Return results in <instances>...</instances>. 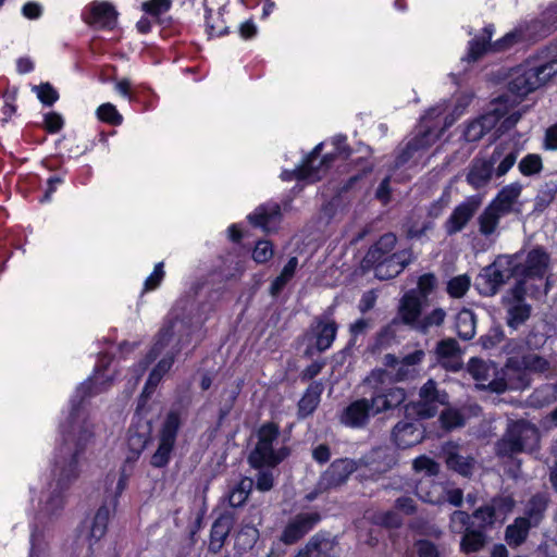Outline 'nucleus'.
<instances>
[{"mask_svg":"<svg viewBox=\"0 0 557 557\" xmlns=\"http://www.w3.org/2000/svg\"><path fill=\"white\" fill-rule=\"evenodd\" d=\"M539 441V431L531 422L520 419L508 423L503 436L495 444L499 458H510L525 451Z\"/></svg>","mask_w":557,"mask_h":557,"instance_id":"obj_3","label":"nucleus"},{"mask_svg":"<svg viewBox=\"0 0 557 557\" xmlns=\"http://www.w3.org/2000/svg\"><path fill=\"white\" fill-rule=\"evenodd\" d=\"M391 438L398 449L411 448L424 440V430L418 422L398 421L392 430Z\"/></svg>","mask_w":557,"mask_h":557,"instance_id":"obj_21","label":"nucleus"},{"mask_svg":"<svg viewBox=\"0 0 557 557\" xmlns=\"http://www.w3.org/2000/svg\"><path fill=\"white\" fill-rule=\"evenodd\" d=\"M338 330L339 324L334 319L331 308L315 315L304 334L307 342L305 355L312 356L314 352L323 354L329 350L337 337Z\"/></svg>","mask_w":557,"mask_h":557,"instance_id":"obj_5","label":"nucleus"},{"mask_svg":"<svg viewBox=\"0 0 557 557\" xmlns=\"http://www.w3.org/2000/svg\"><path fill=\"white\" fill-rule=\"evenodd\" d=\"M202 3L205 9L206 33L209 36V38L222 37L227 35L230 33L227 26H219L212 23L213 10L208 5V0H202Z\"/></svg>","mask_w":557,"mask_h":557,"instance_id":"obj_57","label":"nucleus"},{"mask_svg":"<svg viewBox=\"0 0 557 557\" xmlns=\"http://www.w3.org/2000/svg\"><path fill=\"white\" fill-rule=\"evenodd\" d=\"M151 437V424L147 422L144 424L141 420L138 422H132L127 430L126 445L127 455L125 457V463L131 465V469L140 458L143 451L150 444Z\"/></svg>","mask_w":557,"mask_h":557,"instance_id":"obj_14","label":"nucleus"},{"mask_svg":"<svg viewBox=\"0 0 557 557\" xmlns=\"http://www.w3.org/2000/svg\"><path fill=\"white\" fill-rule=\"evenodd\" d=\"M322 520L319 511L298 512L288 519L283 528L280 541L287 546L297 544Z\"/></svg>","mask_w":557,"mask_h":557,"instance_id":"obj_8","label":"nucleus"},{"mask_svg":"<svg viewBox=\"0 0 557 557\" xmlns=\"http://www.w3.org/2000/svg\"><path fill=\"white\" fill-rule=\"evenodd\" d=\"M355 461L348 458L335 459L322 473L319 485L323 490H332L345 484L355 471Z\"/></svg>","mask_w":557,"mask_h":557,"instance_id":"obj_18","label":"nucleus"},{"mask_svg":"<svg viewBox=\"0 0 557 557\" xmlns=\"http://www.w3.org/2000/svg\"><path fill=\"white\" fill-rule=\"evenodd\" d=\"M82 451L79 449H75V451L71 455L66 465L61 469L59 473V478L57 480V487L66 491L73 481L78 478L79 469L78 461Z\"/></svg>","mask_w":557,"mask_h":557,"instance_id":"obj_37","label":"nucleus"},{"mask_svg":"<svg viewBox=\"0 0 557 557\" xmlns=\"http://www.w3.org/2000/svg\"><path fill=\"white\" fill-rule=\"evenodd\" d=\"M531 528L534 527L530 519L517 517L511 524L507 525L505 541L510 547H518L527 541Z\"/></svg>","mask_w":557,"mask_h":557,"instance_id":"obj_34","label":"nucleus"},{"mask_svg":"<svg viewBox=\"0 0 557 557\" xmlns=\"http://www.w3.org/2000/svg\"><path fill=\"white\" fill-rule=\"evenodd\" d=\"M520 363L527 371L543 373L549 369V362L536 354H525L521 357Z\"/></svg>","mask_w":557,"mask_h":557,"instance_id":"obj_55","label":"nucleus"},{"mask_svg":"<svg viewBox=\"0 0 557 557\" xmlns=\"http://www.w3.org/2000/svg\"><path fill=\"white\" fill-rule=\"evenodd\" d=\"M174 327L175 323L170 320L165 322L161 329L159 330L154 344L149 352V355L156 358L158 355L162 352V350L170 345L174 336Z\"/></svg>","mask_w":557,"mask_h":557,"instance_id":"obj_45","label":"nucleus"},{"mask_svg":"<svg viewBox=\"0 0 557 557\" xmlns=\"http://www.w3.org/2000/svg\"><path fill=\"white\" fill-rule=\"evenodd\" d=\"M335 546L336 541L331 537V533L320 530L309 539L305 548L309 557H335Z\"/></svg>","mask_w":557,"mask_h":557,"instance_id":"obj_27","label":"nucleus"},{"mask_svg":"<svg viewBox=\"0 0 557 557\" xmlns=\"http://www.w3.org/2000/svg\"><path fill=\"white\" fill-rule=\"evenodd\" d=\"M426 301L414 295V292L407 290L400 298L397 314L405 325L413 329L421 318L423 306Z\"/></svg>","mask_w":557,"mask_h":557,"instance_id":"obj_22","label":"nucleus"},{"mask_svg":"<svg viewBox=\"0 0 557 557\" xmlns=\"http://www.w3.org/2000/svg\"><path fill=\"white\" fill-rule=\"evenodd\" d=\"M370 396L376 413L380 414L401 406L407 398V393L403 387L376 385Z\"/></svg>","mask_w":557,"mask_h":557,"instance_id":"obj_19","label":"nucleus"},{"mask_svg":"<svg viewBox=\"0 0 557 557\" xmlns=\"http://www.w3.org/2000/svg\"><path fill=\"white\" fill-rule=\"evenodd\" d=\"M532 314L530 304H508L506 309V324L511 330H518L523 325Z\"/></svg>","mask_w":557,"mask_h":557,"instance_id":"obj_38","label":"nucleus"},{"mask_svg":"<svg viewBox=\"0 0 557 557\" xmlns=\"http://www.w3.org/2000/svg\"><path fill=\"white\" fill-rule=\"evenodd\" d=\"M524 41L536 42L557 29V4H550L540 16L520 24Z\"/></svg>","mask_w":557,"mask_h":557,"instance_id":"obj_10","label":"nucleus"},{"mask_svg":"<svg viewBox=\"0 0 557 557\" xmlns=\"http://www.w3.org/2000/svg\"><path fill=\"white\" fill-rule=\"evenodd\" d=\"M235 515L232 511L224 510L213 521L209 535L208 552L219 554L225 545V542L234 527Z\"/></svg>","mask_w":557,"mask_h":557,"instance_id":"obj_20","label":"nucleus"},{"mask_svg":"<svg viewBox=\"0 0 557 557\" xmlns=\"http://www.w3.org/2000/svg\"><path fill=\"white\" fill-rule=\"evenodd\" d=\"M438 421L445 432H450L466 424L463 414L456 408L444 409L438 417Z\"/></svg>","mask_w":557,"mask_h":557,"instance_id":"obj_47","label":"nucleus"},{"mask_svg":"<svg viewBox=\"0 0 557 557\" xmlns=\"http://www.w3.org/2000/svg\"><path fill=\"white\" fill-rule=\"evenodd\" d=\"M512 276H509V270L505 264H498L497 261L484 267L475 278V286L483 296H494L499 288Z\"/></svg>","mask_w":557,"mask_h":557,"instance_id":"obj_15","label":"nucleus"},{"mask_svg":"<svg viewBox=\"0 0 557 557\" xmlns=\"http://www.w3.org/2000/svg\"><path fill=\"white\" fill-rule=\"evenodd\" d=\"M521 42L525 41L521 33L520 26L518 25L499 39L492 41L491 52H504Z\"/></svg>","mask_w":557,"mask_h":557,"instance_id":"obj_46","label":"nucleus"},{"mask_svg":"<svg viewBox=\"0 0 557 557\" xmlns=\"http://www.w3.org/2000/svg\"><path fill=\"white\" fill-rule=\"evenodd\" d=\"M396 236L393 233L382 235L367 251L363 257V263L368 268H375L376 265L388 261L392 251L396 245Z\"/></svg>","mask_w":557,"mask_h":557,"instance_id":"obj_23","label":"nucleus"},{"mask_svg":"<svg viewBox=\"0 0 557 557\" xmlns=\"http://www.w3.org/2000/svg\"><path fill=\"white\" fill-rule=\"evenodd\" d=\"M372 523L385 529H398L403 525L401 516L394 510L376 512L372 517Z\"/></svg>","mask_w":557,"mask_h":557,"instance_id":"obj_52","label":"nucleus"},{"mask_svg":"<svg viewBox=\"0 0 557 557\" xmlns=\"http://www.w3.org/2000/svg\"><path fill=\"white\" fill-rule=\"evenodd\" d=\"M435 114V109H429L420 119V131L410 139L411 145L419 151L429 149L440 138V134H435L436 123L429 120Z\"/></svg>","mask_w":557,"mask_h":557,"instance_id":"obj_24","label":"nucleus"},{"mask_svg":"<svg viewBox=\"0 0 557 557\" xmlns=\"http://www.w3.org/2000/svg\"><path fill=\"white\" fill-rule=\"evenodd\" d=\"M273 245L270 240H258L252 250V259L257 263H265L273 257Z\"/></svg>","mask_w":557,"mask_h":557,"instance_id":"obj_62","label":"nucleus"},{"mask_svg":"<svg viewBox=\"0 0 557 557\" xmlns=\"http://www.w3.org/2000/svg\"><path fill=\"white\" fill-rule=\"evenodd\" d=\"M323 385L321 382L313 381L309 384L297 403L298 420H305L314 413L321 401Z\"/></svg>","mask_w":557,"mask_h":557,"instance_id":"obj_25","label":"nucleus"},{"mask_svg":"<svg viewBox=\"0 0 557 557\" xmlns=\"http://www.w3.org/2000/svg\"><path fill=\"white\" fill-rule=\"evenodd\" d=\"M504 214L494 207L487 205L478 218L479 231L484 236L492 235L498 226L499 220Z\"/></svg>","mask_w":557,"mask_h":557,"instance_id":"obj_41","label":"nucleus"},{"mask_svg":"<svg viewBox=\"0 0 557 557\" xmlns=\"http://www.w3.org/2000/svg\"><path fill=\"white\" fill-rule=\"evenodd\" d=\"M96 115L100 122L111 126H120L124 121L123 115L111 102L100 104L96 110Z\"/></svg>","mask_w":557,"mask_h":557,"instance_id":"obj_49","label":"nucleus"},{"mask_svg":"<svg viewBox=\"0 0 557 557\" xmlns=\"http://www.w3.org/2000/svg\"><path fill=\"white\" fill-rule=\"evenodd\" d=\"M106 356L99 359V362L95 366L94 375L89 376L83 383H81L75 391V394L70 400V412L69 420L74 422L84 406L87 398H90L97 394L108 391L113 384L112 375H104L111 363V359L104 360Z\"/></svg>","mask_w":557,"mask_h":557,"instance_id":"obj_4","label":"nucleus"},{"mask_svg":"<svg viewBox=\"0 0 557 557\" xmlns=\"http://www.w3.org/2000/svg\"><path fill=\"white\" fill-rule=\"evenodd\" d=\"M445 463L448 470L463 478H470L473 473L475 460L471 456H462L456 447L444 449Z\"/></svg>","mask_w":557,"mask_h":557,"instance_id":"obj_31","label":"nucleus"},{"mask_svg":"<svg viewBox=\"0 0 557 557\" xmlns=\"http://www.w3.org/2000/svg\"><path fill=\"white\" fill-rule=\"evenodd\" d=\"M505 338V333L500 325L492 326L488 332L481 336L480 342L483 348L491 349L500 344Z\"/></svg>","mask_w":557,"mask_h":557,"instance_id":"obj_64","label":"nucleus"},{"mask_svg":"<svg viewBox=\"0 0 557 557\" xmlns=\"http://www.w3.org/2000/svg\"><path fill=\"white\" fill-rule=\"evenodd\" d=\"M468 372L478 382H484L490 376V368L484 360L472 357L468 362Z\"/></svg>","mask_w":557,"mask_h":557,"instance_id":"obj_60","label":"nucleus"},{"mask_svg":"<svg viewBox=\"0 0 557 557\" xmlns=\"http://www.w3.org/2000/svg\"><path fill=\"white\" fill-rule=\"evenodd\" d=\"M470 288V278L467 275H458L447 283V293L453 298L463 297Z\"/></svg>","mask_w":557,"mask_h":557,"instance_id":"obj_58","label":"nucleus"},{"mask_svg":"<svg viewBox=\"0 0 557 557\" xmlns=\"http://www.w3.org/2000/svg\"><path fill=\"white\" fill-rule=\"evenodd\" d=\"M482 199L478 195L467 197L462 202L455 207L448 219L444 223V230L448 236L461 232L474 216L481 207Z\"/></svg>","mask_w":557,"mask_h":557,"instance_id":"obj_16","label":"nucleus"},{"mask_svg":"<svg viewBox=\"0 0 557 557\" xmlns=\"http://www.w3.org/2000/svg\"><path fill=\"white\" fill-rule=\"evenodd\" d=\"M165 272H164V263L158 262L151 274L145 280L144 287L141 290V295H144L147 292L156 290L164 280Z\"/></svg>","mask_w":557,"mask_h":557,"instance_id":"obj_59","label":"nucleus"},{"mask_svg":"<svg viewBox=\"0 0 557 557\" xmlns=\"http://www.w3.org/2000/svg\"><path fill=\"white\" fill-rule=\"evenodd\" d=\"M184 424L183 410L172 407L163 416L157 432V449L150 456L149 465L154 469L169 466L175 451L176 442Z\"/></svg>","mask_w":557,"mask_h":557,"instance_id":"obj_1","label":"nucleus"},{"mask_svg":"<svg viewBox=\"0 0 557 557\" xmlns=\"http://www.w3.org/2000/svg\"><path fill=\"white\" fill-rule=\"evenodd\" d=\"M281 434L280 425L273 421L262 423L257 431V444L248 456L253 469H262L261 461L274 449L273 444Z\"/></svg>","mask_w":557,"mask_h":557,"instance_id":"obj_12","label":"nucleus"},{"mask_svg":"<svg viewBox=\"0 0 557 557\" xmlns=\"http://www.w3.org/2000/svg\"><path fill=\"white\" fill-rule=\"evenodd\" d=\"M281 215L280 205L270 202L258 206L253 212L248 214L247 219L252 226L267 230L270 223L280 219Z\"/></svg>","mask_w":557,"mask_h":557,"instance_id":"obj_32","label":"nucleus"},{"mask_svg":"<svg viewBox=\"0 0 557 557\" xmlns=\"http://www.w3.org/2000/svg\"><path fill=\"white\" fill-rule=\"evenodd\" d=\"M322 150L323 143H320L304 158L301 164L294 170L297 181L310 180L311 182H317L321 180L320 166H317L315 161L322 157Z\"/></svg>","mask_w":557,"mask_h":557,"instance_id":"obj_30","label":"nucleus"},{"mask_svg":"<svg viewBox=\"0 0 557 557\" xmlns=\"http://www.w3.org/2000/svg\"><path fill=\"white\" fill-rule=\"evenodd\" d=\"M372 398H358L350 401L341 412L339 422L350 429L361 430L368 426L371 418L377 416Z\"/></svg>","mask_w":557,"mask_h":557,"instance_id":"obj_11","label":"nucleus"},{"mask_svg":"<svg viewBox=\"0 0 557 557\" xmlns=\"http://www.w3.org/2000/svg\"><path fill=\"white\" fill-rule=\"evenodd\" d=\"M487 506L493 509V513L498 521L504 522L506 517L515 509L516 500L511 494H497L491 498Z\"/></svg>","mask_w":557,"mask_h":557,"instance_id":"obj_40","label":"nucleus"},{"mask_svg":"<svg viewBox=\"0 0 557 557\" xmlns=\"http://www.w3.org/2000/svg\"><path fill=\"white\" fill-rule=\"evenodd\" d=\"M65 125L63 115L57 111H49L44 113L41 128L50 135L60 133Z\"/></svg>","mask_w":557,"mask_h":557,"instance_id":"obj_54","label":"nucleus"},{"mask_svg":"<svg viewBox=\"0 0 557 557\" xmlns=\"http://www.w3.org/2000/svg\"><path fill=\"white\" fill-rule=\"evenodd\" d=\"M522 256V251L513 255H506V268L509 276L530 280H542L549 267L550 256L543 246L533 247L525 257L524 263L516 262Z\"/></svg>","mask_w":557,"mask_h":557,"instance_id":"obj_6","label":"nucleus"},{"mask_svg":"<svg viewBox=\"0 0 557 557\" xmlns=\"http://www.w3.org/2000/svg\"><path fill=\"white\" fill-rule=\"evenodd\" d=\"M446 318V312L443 308H435L430 313L420 318L416 330L420 333L426 334L432 326H441Z\"/></svg>","mask_w":557,"mask_h":557,"instance_id":"obj_51","label":"nucleus"},{"mask_svg":"<svg viewBox=\"0 0 557 557\" xmlns=\"http://www.w3.org/2000/svg\"><path fill=\"white\" fill-rule=\"evenodd\" d=\"M253 481L248 476H243L234 486H232L225 496L228 506L233 509L242 508L247 503L251 494Z\"/></svg>","mask_w":557,"mask_h":557,"instance_id":"obj_35","label":"nucleus"},{"mask_svg":"<svg viewBox=\"0 0 557 557\" xmlns=\"http://www.w3.org/2000/svg\"><path fill=\"white\" fill-rule=\"evenodd\" d=\"M504 154V146L497 145L488 159L474 158L466 176L467 183L474 189L486 186L493 175L494 165Z\"/></svg>","mask_w":557,"mask_h":557,"instance_id":"obj_13","label":"nucleus"},{"mask_svg":"<svg viewBox=\"0 0 557 557\" xmlns=\"http://www.w3.org/2000/svg\"><path fill=\"white\" fill-rule=\"evenodd\" d=\"M457 532H463L460 541V550L463 554H473L480 552L487 542L486 532L474 528L472 524L465 527L457 525Z\"/></svg>","mask_w":557,"mask_h":557,"instance_id":"obj_29","label":"nucleus"},{"mask_svg":"<svg viewBox=\"0 0 557 557\" xmlns=\"http://www.w3.org/2000/svg\"><path fill=\"white\" fill-rule=\"evenodd\" d=\"M172 0H147L143 2L141 9L145 13L159 17L171 9Z\"/></svg>","mask_w":557,"mask_h":557,"instance_id":"obj_63","label":"nucleus"},{"mask_svg":"<svg viewBox=\"0 0 557 557\" xmlns=\"http://www.w3.org/2000/svg\"><path fill=\"white\" fill-rule=\"evenodd\" d=\"M369 327L370 320L368 319L360 318L356 320L354 323H351L349 325L350 337L342 352L346 354L347 351L351 350L357 344L358 336L366 334Z\"/></svg>","mask_w":557,"mask_h":557,"instance_id":"obj_56","label":"nucleus"},{"mask_svg":"<svg viewBox=\"0 0 557 557\" xmlns=\"http://www.w3.org/2000/svg\"><path fill=\"white\" fill-rule=\"evenodd\" d=\"M49 170L52 173L47 178L46 189L42 196L39 198L40 203H47L52 200L53 194L58 190L60 186H62L65 183V178L69 174L67 169H65L63 165H60L55 169L49 166Z\"/></svg>","mask_w":557,"mask_h":557,"instance_id":"obj_39","label":"nucleus"},{"mask_svg":"<svg viewBox=\"0 0 557 557\" xmlns=\"http://www.w3.org/2000/svg\"><path fill=\"white\" fill-rule=\"evenodd\" d=\"M448 404V394L437 388V383L429 379L419 391V400L410 401L405 406L408 416H416L420 420L430 419L437 414L441 405Z\"/></svg>","mask_w":557,"mask_h":557,"instance_id":"obj_7","label":"nucleus"},{"mask_svg":"<svg viewBox=\"0 0 557 557\" xmlns=\"http://www.w3.org/2000/svg\"><path fill=\"white\" fill-rule=\"evenodd\" d=\"M117 18V10L108 1L94 0L82 12L83 22L94 29L113 30Z\"/></svg>","mask_w":557,"mask_h":557,"instance_id":"obj_9","label":"nucleus"},{"mask_svg":"<svg viewBox=\"0 0 557 557\" xmlns=\"http://www.w3.org/2000/svg\"><path fill=\"white\" fill-rule=\"evenodd\" d=\"M456 332L462 341H470L475 335V320L470 310H463L457 315Z\"/></svg>","mask_w":557,"mask_h":557,"instance_id":"obj_43","label":"nucleus"},{"mask_svg":"<svg viewBox=\"0 0 557 557\" xmlns=\"http://www.w3.org/2000/svg\"><path fill=\"white\" fill-rule=\"evenodd\" d=\"M557 74V57L545 60L542 63L518 69L508 83V90L518 98H524L529 94L542 87L547 81Z\"/></svg>","mask_w":557,"mask_h":557,"instance_id":"obj_2","label":"nucleus"},{"mask_svg":"<svg viewBox=\"0 0 557 557\" xmlns=\"http://www.w3.org/2000/svg\"><path fill=\"white\" fill-rule=\"evenodd\" d=\"M37 98L47 107H52L60 98L58 90L50 83H41L36 87Z\"/></svg>","mask_w":557,"mask_h":557,"instance_id":"obj_61","label":"nucleus"},{"mask_svg":"<svg viewBox=\"0 0 557 557\" xmlns=\"http://www.w3.org/2000/svg\"><path fill=\"white\" fill-rule=\"evenodd\" d=\"M297 268V258L292 257L287 263L284 265L281 273L271 282L270 285V294L272 296H277L285 285L292 280L295 274Z\"/></svg>","mask_w":557,"mask_h":557,"instance_id":"obj_44","label":"nucleus"},{"mask_svg":"<svg viewBox=\"0 0 557 557\" xmlns=\"http://www.w3.org/2000/svg\"><path fill=\"white\" fill-rule=\"evenodd\" d=\"M518 169L523 176H533L541 173L543 170L541 156L536 153H528L520 160Z\"/></svg>","mask_w":557,"mask_h":557,"instance_id":"obj_53","label":"nucleus"},{"mask_svg":"<svg viewBox=\"0 0 557 557\" xmlns=\"http://www.w3.org/2000/svg\"><path fill=\"white\" fill-rule=\"evenodd\" d=\"M495 27L488 24L483 27L482 33L468 41L467 55L465 60L468 62H475L480 60L486 52L491 51L492 37Z\"/></svg>","mask_w":557,"mask_h":557,"instance_id":"obj_28","label":"nucleus"},{"mask_svg":"<svg viewBox=\"0 0 557 557\" xmlns=\"http://www.w3.org/2000/svg\"><path fill=\"white\" fill-rule=\"evenodd\" d=\"M94 146V141H84L74 132L63 134L55 140V149L59 150L60 153L66 154L70 159L85 154L88 150L92 149Z\"/></svg>","mask_w":557,"mask_h":557,"instance_id":"obj_26","label":"nucleus"},{"mask_svg":"<svg viewBox=\"0 0 557 557\" xmlns=\"http://www.w3.org/2000/svg\"><path fill=\"white\" fill-rule=\"evenodd\" d=\"M259 539V530L250 523H244L236 535V546L243 550L251 549Z\"/></svg>","mask_w":557,"mask_h":557,"instance_id":"obj_48","label":"nucleus"},{"mask_svg":"<svg viewBox=\"0 0 557 557\" xmlns=\"http://www.w3.org/2000/svg\"><path fill=\"white\" fill-rule=\"evenodd\" d=\"M522 187L519 183H512L503 187L496 197L488 203L502 214H508L512 210L513 203L521 194Z\"/></svg>","mask_w":557,"mask_h":557,"instance_id":"obj_33","label":"nucleus"},{"mask_svg":"<svg viewBox=\"0 0 557 557\" xmlns=\"http://www.w3.org/2000/svg\"><path fill=\"white\" fill-rule=\"evenodd\" d=\"M437 288V278L434 273H424L419 276L417 287L409 289L414 292V295L421 297L424 301L428 300L429 296Z\"/></svg>","mask_w":557,"mask_h":557,"instance_id":"obj_50","label":"nucleus"},{"mask_svg":"<svg viewBox=\"0 0 557 557\" xmlns=\"http://www.w3.org/2000/svg\"><path fill=\"white\" fill-rule=\"evenodd\" d=\"M110 520V510L106 504L101 505L92 519L90 527V539L96 542L101 540L108 531V524Z\"/></svg>","mask_w":557,"mask_h":557,"instance_id":"obj_42","label":"nucleus"},{"mask_svg":"<svg viewBox=\"0 0 557 557\" xmlns=\"http://www.w3.org/2000/svg\"><path fill=\"white\" fill-rule=\"evenodd\" d=\"M548 502L549 499L544 493L532 495L527 504L525 516L523 518L530 519L534 528L539 527L545 517Z\"/></svg>","mask_w":557,"mask_h":557,"instance_id":"obj_36","label":"nucleus"},{"mask_svg":"<svg viewBox=\"0 0 557 557\" xmlns=\"http://www.w3.org/2000/svg\"><path fill=\"white\" fill-rule=\"evenodd\" d=\"M498 519L493 513V509L484 504L478 508H475L472 513H468L463 510H455L450 515V523L453 525L465 527L467 524H472L474 528L487 531L494 528L495 523Z\"/></svg>","mask_w":557,"mask_h":557,"instance_id":"obj_17","label":"nucleus"}]
</instances>
